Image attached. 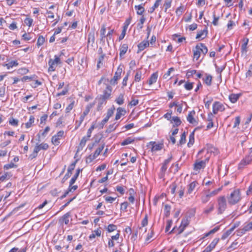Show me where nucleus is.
<instances>
[{
  "instance_id": "nucleus-33",
  "label": "nucleus",
  "mask_w": 252,
  "mask_h": 252,
  "mask_svg": "<svg viewBox=\"0 0 252 252\" xmlns=\"http://www.w3.org/2000/svg\"><path fill=\"white\" fill-rule=\"evenodd\" d=\"M148 216L146 214L145 215L144 218L142 219L141 222V226L139 227V231H142L143 227H145L148 225Z\"/></svg>"
},
{
  "instance_id": "nucleus-28",
  "label": "nucleus",
  "mask_w": 252,
  "mask_h": 252,
  "mask_svg": "<svg viewBox=\"0 0 252 252\" xmlns=\"http://www.w3.org/2000/svg\"><path fill=\"white\" fill-rule=\"evenodd\" d=\"M95 104V101H94L93 102L87 104L85 107V110L83 111L82 114L85 115V116H87L90 113L91 109L94 107Z\"/></svg>"
},
{
  "instance_id": "nucleus-9",
  "label": "nucleus",
  "mask_w": 252,
  "mask_h": 252,
  "mask_svg": "<svg viewBox=\"0 0 252 252\" xmlns=\"http://www.w3.org/2000/svg\"><path fill=\"white\" fill-rule=\"evenodd\" d=\"M115 111V107L112 105L110 108L107 109L105 117L101 121L99 124V128H102L104 125L108 122L109 119L113 115Z\"/></svg>"
},
{
  "instance_id": "nucleus-45",
  "label": "nucleus",
  "mask_w": 252,
  "mask_h": 252,
  "mask_svg": "<svg viewBox=\"0 0 252 252\" xmlns=\"http://www.w3.org/2000/svg\"><path fill=\"white\" fill-rule=\"evenodd\" d=\"M142 79V73L141 70L139 69L137 70L134 76V81L136 82H140Z\"/></svg>"
},
{
  "instance_id": "nucleus-35",
  "label": "nucleus",
  "mask_w": 252,
  "mask_h": 252,
  "mask_svg": "<svg viewBox=\"0 0 252 252\" xmlns=\"http://www.w3.org/2000/svg\"><path fill=\"white\" fill-rule=\"evenodd\" d=\"M115 101L117 104L119 105L123 104L125 102L124 94H120L116 98Z\"/></svg>"
},
{
  "instance_id": "nucleus-19",
  "label": "nucleus",
  "mask_w": 252,
  "mask_h": 252,
  "mask_svg": "<svg viewBox=\"0 0 252 252\" xmlns=\"http://www.w3.org/2000/svg\"><path fill=\"white\" fill-rule=\"evenodd\" d=\"M126 111L124 108L119 107L117 108V111L115 117V120L118 121L121 118L125 115Z\"/></svg>"
},
{
  "instance_id": "nucleus-62",
  "label": "nucleus",
  "mask_w": 252,
  "mask_h": 252,
  "mask_svg": "<svg viewBox=\"0 0 252 252\" xmlns=\"http://www.w3.org/2000/svg\"><path fill=\"white\" fill-rule=\"evenodd\" d=\"M214 209V206L213 204L210 205L209 207L205 208L203 210V213L205 215H208L211 212H212Z\"/></svg>"
},
{
  "instance_id": "nucleus-20",
  "label": "nucleus",
  "mask_w": 252,
  "mask_h": 252,
  "mask_svg": "<svg viewBox=\"0 0 252 252\" xmlns=\"http://www.w3.org/2000/svg\"><path fill=\"white\" fill-rule=\"evenodd\" d=\"M189 221L188 219H184L182 220L181 224L178 228V234H181L185 230V228L189 225Z\"/></svg>"
},
{
  "instance_id": "nucleus-50",
  "label": "nucleus",
  "mask_w": 252,
  "mask_h": 252,
  "mask_svg": "<svg viewBox=\"0 0 252 252\" xmlns=\"http://www.w3.org/2000/svg\"><path fill=\"white\" fill-rule=\"evenodd\" d=\"M171 122L173 123L174 126H178L181 124V121L178 117L175 116L172 118Z\"/></svg>"
},
{
  "instance_id": "nucleus-37",
  "label": "nucleus",
  "mask_w": 252,
  "mask_h": 252,
  "mask_svg": "<svg viewBox=\"0 0 252 252\" xmlns=\"http://www.w3.org/2000/svg\"><path fill=\"white\" fill-rule=\"evenodd\" d=\"M172 159V157H170L168 158L165 159L163 163H162V166L161 167V171L164 173L166 171L167 169V165L169 163V162L171 161Z\"/></svg>"
},
{
  "instance_id": "nucleus-5",
  "label": "nucleus",
  "mask_w": 252,
  "mask_h": 252,
  "mask_svg": "<svg viewBox=\"0 0 252 252\" xmlns=\"http://www.w3.org/2000/svg\"><path fill=\"white\" fill-rule=\"evenodd\" d=\"M217 208L218 214H222L226 209L227 202L225 196H220L217 198Z\"/></svg>"
},
{
  "instance_id": "nucleus-38",
  "label": "nucleus",
  "mask_w": 252,
  "mask_h": 252,
  "mask_svg": "<svg viewBox=\"0 0 252 252\" xmlns=\"http://www.w3.org/2000/svg\"><path fill=\"white\" fill-rule=\"evenodd\" d=\"M86 116L83 114H81L79 120H76L75 123V129H77L81 125L83 122L84 121Z\"/></svg>"
},
{
  "instance_id": "nucleus-44",
  "label": "nucleus",
  "mask_w": 252,
  "mask_h": 252,
  "mask_svg": "<svg viewBox=\"0 0 252 252\" xmlns=\"http://www.w3.org/2000/svg\"><path fill=\"white\" fill-rule=\"evenodd\" d=\"M11 176L12 174L10 172H6L0 177V181L1 182H3L9 179Z\"/></svg>"
},
{
  "instance_id": "nucleus-23",
  "label": "nucleus",
  "mask_w": 252,
  "mask_h": 252,
  "mask_svg": "<svg viewBox=\"0 0 252 252\" xmlns=\"http://www.w3.org/2000/svg\"><path fill=\"white\" fill-rule=\"evenodd\" d=\"M149 46V42L148 40H143L140 43H139L138 45V50L137 53H140L143 50H144L145 48L148 47Z\"/></svg>"
},
{
  "instance_id": "nucleus-47",
  "label": "nucleus",
  "mask_w": 252,
  "mask_h": 252,
  "mask_svg": "<svg viewBox=\"0 0 252 252\" xmlns=\"http://www.w3.org/2000/svg\"><path fill=\"white\" fill-rule=\"evenodd\" d=\"M146 21V18L144 16H141L138 23L137 24V30H140L142 29L143 26V24Z\"/></svg>"
},
{
  "instance_id": "nucleus-34",
  "label": "nucleus",
  "mask_w": 252,
  "mask_h": 252,
  "mask_svg": "<svg viewBox=\"0 0 252 252\" xmlns=\"http://www.w3.org/2000/svg\"><path fill=\"white\" fill-rule=\"evenodd\" d=\"M18 65L19 63L18 61L14 60L8 62L4 65V66H5L7 69H9L13 67L17 66Z\"/></svg>"
},
{
  "instance_id": "nucleus-39",
  "label": "nucleus",
  "mask_w": 252,
  "mask_h": 252,
  "mask_svg": "<svg viewBox=\"0 0 252 252\" xmlns=\"http://www.w3.org/2000/svg\"><path fill=\"white\" fill-rule=\"evenodd\" d=\"M243 44L241 46V51L243 53H246L247 52V45L249 42V38H244L242 40Z\"/></svg>"
},
{
  "instance_id": "nucleus-32",
  "label": "nucleus",
  "mask_w": 252,
  "mask_h": 252,
  "mask_svg": "<svg viewBox=\"0 0 252 252\" xmlns=\"http://www.w3.org/2000/svg\"><path fill=\"white\" fill-rule=\"evenodd\" d=\"M97 127L96 123L93 122L90 128L88 129L87 132V135L84 136V137H87L88 139H90V138L91 137L92 133L94 129Z\"/></svg>"
},
{
  "instance_id": "nucleus-2",
  "label": "nucleus",
  "mask_w": 252,
  "mask_h": 252,
  "mask_svg": "<svg viewBox=\"0 0 252 252\" xmlns=\"http://www.w3.org/2000/svg\"><path fill=\"white\" fill-rule=\"evenodd\" d=\"M193 61H197L201 55L205 56L208 52L207 47L203 43H199L192 48Z\"/></svg>"
},
{
  "instance_id": "nucleus-29",
  "label": "nucleus",
  "mask_w": 252,
  "mask_h": 252,
  "mask_svg": "<svg viewBox=\"0 0 252 252\" xmlns=\"http://www.w3.org/2000/svg\"><path fill=\"white\" fill-rule=\"evenodd\" d=\"M135 141V138L133 137H128L124 139L121 143V145L122 146H126L133 143Z\"/></svg>"
},
{
  "instance_id": "nucleus-18",
  "label": "nucleus",
  "mask_w": 252,
  "mask_h": 252,
  "mask_svg": "<svg viewBox=\"0 0 252 252\" xmlns=\"http://www.w3.org/2000/svg\"><path fill=\"white\" fill-rule=\"evenodd\" d=\"M158 71L153 73L149 78L147 83L149 86H152L155 84L158 80Z\"/></svg>"
},
{
  "instance_id": "nucleus-54",
  "label": "nucleus",
  "mask_w": 252,
  "mask_h": 252,
  "mask_svg": "<svg viewBox=\"0 0 252 252\" xmlns=\"http://www.w3.org/2000/svg\"><path fill=\"white\" fill-rule=\"evenodd\" d=\"M185 10V8L184 5H181L178 7L176 10V15L178 17L180 16Z\"/></svg>"
},
{
  "instance_id": "nucleus-52",
  "label": "nucleus",
  "mask_w": 252,
  "mask_h": 252,
  "mask_svg": "<svg viewBox=\"0 0 252 252\" xmlns=\"http://www.w3.org/2000/svg\"><path fill=\"white\" fill-rule=\"evenodd\" d=\"M138 103L139 100L138 99L135 98L134 97L132 96L131 97V100L128 103V106L131 108L133 106L137 105Z\"/></svg>"
},
{
  "instance_id": "nucleus-25",
  "label": "nucleus",
  "mask_w": 252,
  "mask_h": 252,
  "mask_svg": "<svg viewBox=\"0 0 252 252\" xmlns=\"http://www.w3.org/2000/svg\"><path fill=\"white\" fill-rule=\"evenodd\" d=\"M32 77H33V79H32V82L30 84V86L32 88H36L41 85L42 82L37 79V76L36 75H32Z\"/></svg>"
},
{
  "instance_id": "nucleus-60",
  "label": "nucleus",
  "mask_w": 252,
  "mask_h": 252,
  "mask_svg": "<svg viewBox=\"0 0 252 252\" xmlns=\"http://www.w3.org/2000/svg\"><path fill=\"white\" fill-rule=\"evenodd\" d=\"M171 206L168 204H165L164 207V214L166 217H168L170 215Z\"/></svg>"
},
{
  "instance_id": "nucleus-46",
  "label": "nucleus",
  "mask_w": 252,
  "mask_h": 252,
  "mask_svg": "<svg viewBox=\"0 0 252 252\" xmlns=\"http://www.w3.org/2000/svg\"><path fill=\"white\" fill-rule=\"evenodd\" d=\"M194 143V130L191 132L189 135V140L188 143V146L190 147Z\"/></svg>"
},
{
  "instance_id": "nucleus-1",
  "label": "nucleus",
  "mask_w": 252,
  "mask_h": 252,
  "mask_svg": "<svg viewBox=\"0 0 252 252\" xmlns=\"http://www.w3.org/2000/svg\"><path fill=\"white\" fill-rule=\"evenodd\" d=\"M112 92V88L110 85H107L105 89L102 91V94L97 95L96 99H97L98 103L97 110H101L103 104H105L107 101L111 98Z\"/></svg>"
},
{
  "instance_id": "nucleus-16",
  "label": "nucleus",
  "mask_w": 252,
  "mask_h": 252,
  "mask_svg": "<svg viewBox=\"0 0 252 252\" xmlns=\"http://www.w3.org/2000/svg\"><path fill=\"white\" fill-rule=\"evenodd\" d=\"M102 234V230L101 227L92 231V233L89 235V239L90 240H94L96 237H100Z\"/></svg>"
},
{
  "instance_id": "nucleus-56",
  "label": "nucleus",
  "mask_w": 252,
  "mask_h": 252,
  "mask_svg": "<svg viewBox=\"0 0 252 252\" xmlns=\"http://www.w3.org/2000/svg\"><path fill=\"white\" fill-rule=\"evenodd\" d=\"M219 229H220V226H216L213 229H212V230L209 231L208 232L204 234L203 238L208 237V236H209L211 234H214V233H216Z\"/></svg>"
},
{
  "instance_id": "nucleus-58",
  "label": "nucleus",
  "mask_w": 252,
  "mask_h": 252,
  "mask_svg": "<svg viewBox=\"0 0 252 252\" xmlns=\"http://www.w3.org/2000/svg\"><path fill=\"white\" fill-rule=\"evenodd\" d=\"M211 198L209 193L203 195L201 197V200L202 203L205 204L208 202Z\"/></svg>"
},
{
  "instance_id": "nucleus-4",
  "label": "nucleus",
  "mask_w": 252,
  "mask_h": 252,
  "mask_svg": "<svg viewBox=\"0 0 252 252\" xmlns=\"http://www.w3.org/2000/svg\"><path fill=\"white\" fill-rule=\"evenodd\" d=\"M49 148V145L46 143H41L36 144L33 151L31 154L29 155V158L32 160L37 157L38 152L41 150L46 151Z\"/></svg>"
},
{
  "instance_id": "nucleus-15",
  "label": "nucleus",
  "mask_w": 252,
  "mask_h": 252,
  "mask_svg": "<svg viewBox=\"0 0 252 252\" xmlns=\"http://www.w3.org/2000/svg\"><path fill=\"white\" fill-rule=\"evenodd\" d=\"M224 105L220 101H215L212 105L213 114H217L219 112H223L225 110Z\"/></svg>"
},
{
  "instance_id": "nucleus-43",
  "label": "nucleus",
  "mask_w": 252,
  "mask_h": 252,
  "mask_svg": "<svg viewBox=\"0 0 252 252\" xmlns=\"http://www.w3.org/2000/svg\"><path fill=\"white\" fill-rule=\"evenodd\" d=\"M81 171H82V169H79V168L77 169L76 170L75 174L73 175V176L71 178V179H70V180L69 181V183H70L71 185H73L74 183L76 182L77 179L78 177V176H79L80 173Z\"/></svg>"
},
{
  "instance_id": "nucleus-26",
  "label": "nucleus",
  "mask_w": 252,
  "mask_h": 252,
  "mask_svg": "<svg viewBox=\"0 0 252 252\" xmlns=\"http://www.w3.org/2000/svg\"><path fill=\"white\" fill-rule=\"evenodd\" d=\"M204 83L207 86H211L212 84L213 77L209 74L205 73L204 77L202 78Z\"/></svg>"
},
{
  "instance_id": "nucleus-41",
  "label": "nucleus",
  "mask_w": 252,
  "mask_h": 252,
  "mask_svg": "<svg viewBox=\"0 0 252 252\" xmlns=\"http://www.w3.org/2000/svg\"><path fill=\"white\" fill-rule=\"evenodd\" d=\"M119 126V124L117 122H114L113 124H110L106 129V132L110 133L114 131Z\"/></svg>"
},
{
  "instance_id": "nucleus-17",
  "label": "nucleus",
  "mask_w": 252,
  "mask_h": 252,
  "mask_svg": "<svg viewBox=\"0 0 252 252\" xmlns=\"http://www.w3.org/2000/svg\"><path fill=\"white\" fill-rule=\"evenodd\" d=\"M238 226V224H234L230 229L226 230L221 236V239L222 240H225L228 238L229 236L232 235L234 230Z\"/></svg>"
},
{
  "instance_id": "nucleus-42",
  "label": "nucleus",
  "mask_w": 252,
  "mask_h": 252,
  "mask_svg": "<svg viewBox=\"0 0 252 252\" xmlns=\"http://www.w3.org/2000/svg\"><path fill=\"white\" fill-rule=\"evenodd\" d=\"M207 152L208 153H213L214 155H218L219 153V150L211 145L207 146Z\"/></svg>"
},
{
  "instance_id": "nucleus-22",
  "label": "nucleus",
  "mask_w": 252,
  "mask_h": 252,
  "mask_svg": "<svg viewBox=\"0 0 252 252\" xmlns=\"http://www.w3.org/2000/svg\"><path fill=\"white\" fill-rule=\"evenodd\" d=\"M214 116L212 113H210L208 114L207 121L208 122V124L206 126V130H208L211 129L214 126Z\"/></svg>"
},
{
  "instance_id": "nucleus-10",
  "label": "nucleus",
  "mask_w": 252,
  "mask_h": 252,
  "mask_svg": "<svg viewBox=\"0 0 252 252\" xmlns=\"http://www.w3.org/2000/svg\"><path fill=\"white\" fill-rule=\"evenodd\" d=\"M64 137V131L63 130H60L51 137V143L54 146H58L60 144V140Z\"/></svg>"
},
{
  "instance_id": "nucleus-12",
  "label": "nucleus",
  "mask_w": 252,
  "mask_h": 252,
  "mask_svg": "<svg viewBox=\"0 0 252 252\" xmlns=\"http://www.w3.org/2000/svg\"><path fill=\"white\" fill-rule=\"evenodd\" d=\"M123 71V66L121 65H119L115 72L114 77L110 81V83L112 85L115 86L118 84V81L121 78Z\"/></svg>"
},
{
  "instance_id": "nucleus-53",
  "label": "nucleus",
  "mask_w": 252,
  "mask_h": 252,
  "mask_svg": "<svg viewBox=\"0 0 252 252\" xmlns=\"http://www.w3.org/2000/svg\"><path fill=\"white\" fill-rule=\"evenodd\" d=\"M18 167V165L14 163H13L12 161H11L10 163L5 164L3 166V169L4 170H7L10 168H15Z\"/></svg>"
},
{
  "instance_id": "nucleus-3",
  "label": "nucleus",
  "mask_w": 252,
  "mask_h": 252,
  "mask_svg": "<svg viewBox=\"0 0 252 252\" xmlns=\"http://www.w3.org/2000/svg\"><path fill=\"white\" fill-rule=\"evenodd\" d=\"M227 199L228 204L232 206L238 203L242 199L240 189H234L227 195Z\"/></svg>"
},
{
  "instance_id": "nucleus-48",
  "label": "nucleus",
  "mask_w": 252,
  "mask_h": 252,
  "mask_svg": "<svg viewBox=\"0 0 252 252\" xmlns=\"http://www.w3.org/2000/svg\"><path fill=\"white\" fill-rule=\"evenodd\" d=\"M219 241L220 238H215L207 247L212 251L216 247Z\"/></svg>"
},
{
  "instance_id": "nucleus-24",
  "label": "nucleus",
  "mask_w": 252,
  "mask_h": 252,
  "mask_svg": "<svg viewBox=\"0 0 252 252\" xmlns=\"http://www.w3.org/2000/svg\"><path fill=\"white\" fill-rule=\"evenodd\" d=\"M144 3H141L140 4L135 5L134 6V8L137 15H140L141 16H144L143 15V13L145 12V8L144 7Z\"/></svg>"
},
{
  "instance_id": "nucleus-59",
  "label": "nucleus",
  "mask_w": 252,
  "mask_h": 252,
  "mask_svg": "<svg viewBox=\"0 0 252 252\" xmlns=\"http://www.w3.org/2000/svg\"><path fill=\"white\" fill-rule=\"evenodd\" d=\"M75 105V102L74 100H72V102L69 104L67 107L65 108V113H69L72 109L74 108Z\"/></svg>"
},
{
  "instance_id": "nucleus-7",
  "label": "nucleus",
  "mask_w": 252,
  "mask_h": 252,
  "mask_svg": "<svg viewBox=\"0 0 252 252\" xmlns=\"http://www.w3.org/2000/svg\"><path fill=\"white\" fill-rule=\"evenodd\" d=\"M209 157H207L204 160H196L195 161L193 165V169L196 172L195 173V174L199 173L201 169H203L205 167L206 164L209 161Z\"/></svg>"
},
{
  "instance_id": "nucleus-11",
  "label": "nucleus",
  "mask_w": 252,
  "mask_h": 252,
  "mask_svg": "<svg viewBox=\"0 0 252 252\" xmlns=\"http://www.w3.org/2000/svg\"><path fill=\"white\" fill-rule=\"evenodd\" d=\"M105 146V144H103L101 145H99L98 147L95 150L94 154L90 155L86 158V161L87 162H91L94 159H95L102 152Z\"/></svg>"
},
{
  "instance_id": "nucleus-30",
  "label": "nucleus",
  "mask_w": 252,
  "mask_h": 252,
  "mask_svg": "<svg viewBox=\"0 0 252 252\" xmlns=\"http://www.w3.org/2000/svg\"><path fill=\"white\" fill-rule=\"evenodd\" d=\"M154 232L153 229H151L150 231H149L146 237L145 238V243L148 244L152 242L154 240Z\"/></svg>"
},
{
  "instance_id": "nucleus-8",
  "label": "nucleus",
  "mask_w": 252,
  "mask_h": 252,
  "mask_svg": "<svg viewBox=\"0 0 252 252\" xmlns=\"http://www.w3.org/2000/svg\"><path fill=\"white\" fill-rule=\"evenodd\" d=\"M62 63L61 58L57 55L54 56V59H50L48 61L49 72H54L56 70V66Z\"/></svg>"
},
{
  "instance_id": "nucleus-13",
  "label": "nucleus",
  "mask_w": 252,
  "mask_h": 252,
  "mask_svg": "<svg viewBox=\"0 0 252 252\" xmlns=\"http://www.w3.org/2000/svg\"><path fill=\"white\" fill-rule=\"evenodd\" d=\"M252 162V156L246 155L240 161L238 165V169L241 170Z\"/></svg>"
},
{
  "instance_id": "nucleus-51",
  "label": "nucleus",
  "mask_w": 252,
  "mask_h": 252,
  "mask_svg": "<svg viewBox=\"0 0 252 252\" xmlns=\"http://www.w3.org/2000/svg\"><path fill=\"white\" fill-rule=\"evenodd\" d=\"M196 73V70L195 69H189L187 70L186 77L187 79H189L191 77H193L194 75H195Z\"/></svg>"
},
{
  "instance_id": "nucleus-14",
  "label": "nucleus",
  "mask_w": 252,
  "mask_h": 252,
  "mask_svg": "<svg viewBox=\"0 0 252 252\" xmlns=\"http://www.w3.org/2000/svg\"><path fill=\"white\" fill-rule=\"evenodd\" d=\"M187 121L193 126H196L198 124V118L196 116V112L194 110L189 111L187 117Z\"/></svg>"
},
{
  "instance_id": "nucleus-40",
  "label": "nucleus",
  "mask_w": 252,
  "mask_h": 252,
  "mask_svg": "<svg viewBox=\"0 0 252 252\" xmlns=\"http://www.w3.org/2000/svg\"><path fill=\"white\" fill-rule=\"evenodd\" d=\"M240 96V94H231L229 96V99L231 102L234 103L237 101Z\"/></svg>"
},
{
  "instance_id": "nucleus-31",
  "label": "nucleus",
  "mask_w": 252,
  "mask_h": 252,
  "mask_svg": "<svg viewBox=\"0 0 252 252\" xmlns=\"http://www.w3.org/2000/svg\"><path fill=\"white\" fill-rule=\"evenodd\" d=\"M128 47L127 44H123L120 47V57L122 58L127 52Z\"/></svg>"
},
{
  "instance_id": "nucleus-61",
  "label": "nucleus",
  "mask_w": 252,
  "mask_h": 252,
  "mask_svg": "<svg viewBox=\"0 0 252 252\" xmlns=\"http://www.w3.org/2000/svg\"><path fill=\"white\" fill-rule=\"evenodd\" d=\"M193 84L194 83L193 82L187 81L185 82V84L184 85V88L187 91H190L193 88Z\"/></svg>"
},
{
  "instance_id": "nucleus-57",
  "label": "nucleus",
  "mask_w": 252,
  "mask_h": 252,
  "mask_svg": "<svg viewBox=\"0 0 252 252\" xmlns=\"http://www.w3.org/2000/svg\"><path fill=\"white\" fill-rule=\"evenodd\" d=\"M9 124L13 126H17L19 125V121L13 117H11L9 120Z\"/></svg>"
},
{
  "instance_id": "nucleus-6",
  "label": "nucleus",
  "mask_w": 252,
  "mask_h": 252,
  "mask_svg": "<svg viewBox=\"0 0 252 252\" xmlns=\"http://www.w3.org/2000/svg\"><path fill=\"white\" fill-rule=\"evenodd\" d=\"M147 147L150 149L152 153H154L161 150L164 147V144L162 141L158 142L150 141L147 144Z\"/></svg>"
},
{
  "instance_id": "nucleus-27",
  "label": "nucleus",
  "mask_w": 252,
  "mask_h": 252,
  "mask_svg": "<svg viewBox=\"0 0 252 252\" xmlns=\"http://www.w3.org/2000/svg\"><path fill=\"white\" fill-rule=\"evenodd\" d=\"M198 185V183L197 181H194L191 182L188 185L187 187V193L189 194H191L192 191L194 190L195 188Z\"/></svg>"
},
{
  "instance_id": "nucleus-36",
  "label": "nucleus",
  "mask_w": 252,
  "mask_h": 252,
  "mask_svg": "<svg viewBox=\"0 0 252 252\" xmlns=\"http://www.w3.org/2000/svg\"><path fill=\"white\" fill-rule=\"evenodd\" d=\"M34 117L32 115L30 116L29 121L25 124V127L28 129L32 126L34 125Z\"/></svg>"
},
{
  "instance_id": "nucleus-21",
  "label": "nucleus",
  "mask_w": 252,
  "mask_h": 252,
  "mask_svg": "<svg viewBox=\"0 0 252 252\" xmlns=\"http://www.w3.org/2000/svg\"><path fill=\"white\" fill-rule=\"evenodd\" d=\"M89 139H88L87 137H84L83 136L81 140L80 141L79 144H78L77 147V153L79 152L80 151H82L85 146H86L87 142Z\"/></svg>"
},
{
  "instance_id": "nucleus-49",
  "label": "nucleus",
  "mask_w": 252,
  "mask_h": 252,
  "mask_svg": "<svg viewBox=\"0 0 252 252\" xmlns=\"http://www.w3.org/2000/svg\"><path fill=\"white\" fill-rule=\"evenodd\" d=\"M50 130V127L49 126H47L45 127L44 129L42 132H40V133H38L37 136L39 138L41 136L43 137H45L46 136L47 133Z\"/></svg>"
},
{
  "instance_id": "nucleus-63",
  "label": "nucleus",
  "mask_w": 252,
  "mask_h": 252,
  "mask_svg": "<svg viewBox=\"0 0 252 252\" xmlns=\"http://www.w3.org/2000/svg\"><path fill=\"white\" fill-rule=\"evenodd\" d=\"M172 0H165L163 4L164 11L166 12L167 10L171 6Z\"/></svg>"
},
{
  "instance_id": "nucleus-55",
  "label": "nucleus",
  "mask_w": 252,
  "mask_h": 252,
  "mask_svg": "<svg viewBox=\"0 0 252 252\" xmlns=\"http://www.w3.org/2000/svg\"><path fill=\"white\" fill-rule=\"evenodd\" d=\"M104 56L105 55L102 54L99 57L96 65L97 69H99L103 65V62L104 59Z\"/></svg>"
},
{
  "instance_id": "nucleus-64",
  "label": "nucleus",
  "mask_w": 252,
  "mask_h": 252,
  "mask_svg": "<svg viewBox=\"0 0 252 252\" xmlns=\"http://www.w3.org/2000/svg\"><path fill=\"white\" fill-rule=\"evenodd\" d=\"M131 18L129 17L127 19L124 24V26L123 27L122 32H126L128 27L131 22Z\"/></svg>"
}]
</instances>
